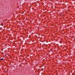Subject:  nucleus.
<instances>
[{"instance_id":"1","label":"nucleus","mask_w":75,"mask_h":75,"mask_svg":"<svg viewBox=\"0 0 75 75\" xmlns=\"http://www.w3.org/2000/svg\"><path fill=\"white\" fill-rule=\"evenodd\" d=\"M3 59H4L3 58L1 59V60H2V61H3Z\"/></svg>"},{"instance_id":"2","label":"nucleus","mask_w":75,"mask_h":75,"mask_svg":"<svg viewBox=\"0 0 75 75\" xmlns=\"http://www.w3.org/2000/svg\"><path fill=\"white\" fill-rule=\"evenodd\" d=\"M2 25V26L3 25V24H2V25Z\"/></svg>"}]
</instances>
